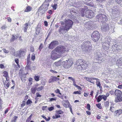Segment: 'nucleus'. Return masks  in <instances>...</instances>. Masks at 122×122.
Returning a JSON list of instances; mask_svg holds the SVG:
<instances>
[{"instance_id":"obj_1","label":"nucleus","mask_w":122,"mask_h":122,"mask_svg":"<svg viewBox=\"0 0 122 122\" xmlns=\"http://www.w3.org/2000/svg\"><path fill=\"white\" fill-rule=\"evenodd\" d=\"M68 51L66 48L62 46L57 47L51 52V58L53 60L61 57V54Z\"/></svg>"},{"instance_id":"obj_2","label":"nucleus","mask_w":122,"mask_h":122,"mask_svg":"<svg viewBox=\"0 0 122 122\" xmlns=\"http://www.w3.org/2000/svg\"><path fill=\"white\" fill-rule=\"evenodd\" d=\"M88 64L84 60H78L75 65V67L79 71H84L86 69Z\"/></svg>"},{"instance_id":"obj_3","label":"nucleus","mask_w":122,"mask_h":122,"mask_svg":"<svg viewBox=\"0 0 122 122\" xmlns=\"http://www.w3.org/2000/svg\"><path fill=\"white\" fill-rule=\"evenodd\" d=\"M81 15L82 17H86L89 18H91L94 15L93 11L91 10H88L86 11L85 14L84 12L85 10L84 8H81Z\"/></svg>"},{"instance_id":"obj_4","label":"nucleus","mask_w":122,"mask_h":122,"mask_svg":"<svg viewBox=\"0 0 122 122\" xmlns=\"http://www.w3.org/2000/svg\"><path fill=\"white\" fill-rule=\"evenodd\" d=\"M62 24H65L64 28L66 30H68L71 28L73 22L71 20L68 19H65L64 22H62Z\"/></svg>"},{"instance_id":"obj_5","label":"nucleus","mask_w":122,"mask_h":122,"mask_svg":"<svg viewBox=\"0 0 122 122\" xmlns=\"http://www.w3.org/2000/svg\"><path fill=\"white\" fill-rule=\"evenodd\" d=\"M49 5V3L45 2L39 8L38 11L43 14L48 9Z\"/></svg>"},{"instance_id":"obj_6","label":"nucleus","mask_w":122,"mask_h":122,"mask_svg":"<svg viewBox=\"0 0 122 122\" xmlns=\"http://www.w3.org/2000/svg\"><path fill=\"white\" fill-rule=\"evenodd\" d=\"M90 43L89 41H86L84 42L82 45V47L83 49L88 52H90L91 51L92 48L90 46Z\"/></svg>"},{"instance_id":"obj_7","label":"nucleus","mask_w":122,"mask_h":122,"mask_svg":"<svg viewBox=\"0 0 122 122\" xmlns=\"http://www.w3.org/2000/svg\"><path fill=\"white\" fill-rule=\"evenodd\" d=\"M96 19H97V20L102 23L104 22L105 21H107L108 20L107 16L102 14H100L97 15L96 17Z\"/></svg>"},{"instance_id":"obj_8","label":"nucleus","mask_w":122,"mask_h":122,"mask_svg":"<svg viewBox=\"0 0 122 122\" xmlns=\"http://www.w3.org/2000/svg\"><path fill=\"white\" fill-rule=\"evenodd\" d=\"M95 58L98 61H103L104 60L100 50H97L95 53Z\"/></svg>"},{"instance_id":"obj_9","label":"nucleus","mask_w":122,"mask_h":122,"mask_svg":"<svg viewBox=\"0 0 122 122\" xmlns=\"http://www.w3.org/2000/svg\"><path fill=\"white\" fill-rule=\"evenodd\" d=\"M91 37L93 41L96 42L98 41L99 39L100 36L97 31H95L92 34Z\"/></svg>"},{"instance_id":"obj_10","label":"nucleus","mask_w":122,"mask_h":122,"mask_svg":"<svg viewBox=\"0 0 122 122\" xmlns=\"http://www.w3.org/2000/svg\"><path fill=\"white\" fill-rule=\"evenodd\" d=\"M73 62L72 60L70 59H68V60H66L63 61L62 64L64 67L65 68H69L70 67Z\"/></svg>"},{"instance_id":"obj_11","label":"nucleus","mask_w":122,"mask_h":122,"mask_svg":"<svg viewBox=\"0 0 122 122\" xmlns=\"http://www.w3.org/2000/svg\"><path fill=\"white\" fill-rule=\"evenodd\" d=\"M120 10L118 7L115 6L112 9V13L114 15H118L119 13Z\"/></svg>"},{"instance_id":"obj_12","label":"nucleus","mask_w":122,"mask_h":122,"mask_svg":"<svg viewBox=\"0 0 122 122\" xmlns=\"http://www.w3.org/2000/svg\"><path fill=\"white\" fill-rule=\"evenodd\" d=\"M58 44V42L57 41H54L52 42L50 44L49 46V49H53L56 46H57Z\"/></svg>"},{"instance_id":"obj_13","label":"nucleus","mask_w":122,"mask_h":122,"mask_svg":"<svg viewBox=\"0 0 122 122\" xmlns=\"http://www.w3.org/2000/svg\"><path fill=\"white\" fill-rule=\"evenodd\" d=\"M28 73H27L26 74H22V72H20L19 73V75L21 78L22 81L23 82H25L26 80V75H27Z\"/></svg>"},{"instance_id":"obj_14","label":"nucleus","mask_w":122,"mask_h":122,"mask_svg":"<svg viewBox=\"0 0 122 122\" xmlns=\"http://www.w3.org/2000/svg\"><path fill=\"white\" fill-rule=\"evenodd\" d=\"M93 24V22L92 21H89L86 23L84 25L85 28L88 29H92V26Z\"/></svg>"},{"instance_id":"obj_15","label":"nucleus","mask_w":122,"mask_h":122,"mask_svg":"<svg viewBox=\"0 0 122 122\" xmlns=\"http://www.w3.org/2000/svg\"><path fill=\"white\" fill-rule=\"evenodd\" d=\"M59 80V78L55 76H51L49 79L48 83H52L54 81H58Z\"/></svg>"},{"instance_id":"obj_16","label":"nucleus","mask_w":122,"mask_h":122,"mask_svg":"<svg viewBox=\"0 0 122 122\" xmlns=\"http://www.w3.org/2000/svg\"><path fill=\"white\" fill-rule=\"evenodd\" d=\"M102 47L105 50H107L109 47V44H106L105 42H102Z\"/></svg>"},{"instance_id":"obj_17","label":"nucleus","mask_w":122,"mask_h":122,"mask_svg":"<svg viewBox=\"0 0 122 122\" xmlns=\"http://www.w3.org/2000/svg\"><path fill=\"white\" fill-rule=\"evenodd\" d=\"M109 29V25L107 24H105V25L102 27V30L103 31H107Z\"/></svg>"},{"instance_id":"obj_18","label":"nucleus","mask_w":122,"mask_h":122,"mask_svg":"<svg viewBox=\"0 0 122 122\" xmlns=\"http://www.w3.org/2000/svg\"><path fill=\"white\" fill-rule=\"evenodd\" d=\"M116 65L118 67L122 66V58L117 60L116 61Z\"/></svg>"},{"instance_id":"obj_19","label":"nucleus","mask_w":122,"mask_h":122,"mask_svg":"<svg viewBox=\"0 0 122 122\" xmlns=\"http://www.w3.org/2000/svg\"><path fill=\"white\" fill-rule=\"evenodd\" d=\"M114 94L117 97L122 95V92L120 90L118 89H117L115 91Z\"/></svg>"},{"instance_id":"obj_20","label":"nucleus","mask_w":122,"mask_h":122,"mask_svg":"<svg viewBox=\"0 0 122 122\" xmlns=\"http://www.w3.org/2000/svg\"><path fill=\"white\" fill-rule=\"evenodd\" d=\"M122 101V95L120 96H117V97L115 100V102H116Z\"/></svg>"},{"instance_id":"obj_21","label":"nucleus","mask_w":122,"mask_h":122,"mask_svg":"<svg viewBox=\"0 0 122 122\" xmlns=\"http://www.w3.org/2000/svg\"><path fill=\"white\" fill-rule=\"evenodd\" d=\"M18 56L21 57L22 56H24L25 55V52L23 51H20L17 53Z\"/></svg>"},{"instance_id":"obj_22","label":"nucleus","mask_w":122,"mask_h":122,"mask_svg":"<svg viewBox=\"0 0 122 122\" xmlns=\"http://www.w3.org/2000/svg\"><path fill=\"white\" fill-rule=\"evenodd\" d=\"M110 39L109 37H108V38L107 37L105 38L104 40V42H105L106 44H110Z\"/></svg>"},{"instance_id":"obj_23","label":"nucleus","mask_w":122,"mask_h":122,"mask_svg":"<svg viewBox=\"0 0 122 122\" xmlns=\"http://www.w3.org/2000/svg\"><path fill=\"white\" fill-rule=\"evenodd\" d=\"M29 24L28 23H26L24 24L23 25L24 30V32H26L27 29L28 27Z\"/></svg>"},{"instance_id":"obj_24","label":"nucleus","mask_w":122,"mask_h":122,"mask_svg":"<svg viewBox=\"0 0 122 122\" xmlns=\"http://www.w3.org/2000/svg\"><path fill=\"white\" fill-rule=\"evenodd\" d=\"M65 30H66L64 28V26L63 28L60 27L59 30V33L63 34L65 33Z\"/></svg>"},{"instance_id":"obj_25","label":"nucleus","mask_w":122,"mask_h":122,"mask_svg":"<svg viewBox=\"0 0 122 122\" xmlns=\"http://www.w3.org/2000/svg\"><path fill=\"white\" fill-rule=\"evenodd\" d=\"M37 90L36 87H32L30 89L32 93L33 94H34L35 93L36 91Z\"/></svg>"},{"instance_id":"obj_26","label":"nucleus","mask_w":122,"mask_h":122,"mask_svg":"<svg viewBox=\"0 0 122 122\" xmlns=\"http://www.w3.org/2000/svg\"><path fill=\"white\" fill-rule=\"evenodd\" d=\"M122 112V110L121 109L117 110L115 111V113L116 114V115H119Z\"/></svg>"},{"instance_id":"obj_27","label":"nucleus","mask_w":122,"mask_h":122,"mask_svg":"<svg viewBox=\"0 0 122 122\" xmlns=\"http://www.w3.org/2000/svg\"><path fill=\"white\" fill-rule=\"evenodd\" d=\"M4 84L5 87L6 89H7L9 87L10 84V83L9 82H6L5 81L4 83Z\"/></svg>"},{"instance_id":"obj_28","label":"nucleus","mask_w":122,"mask_h":122,"mask_svg":"<svg viewBox=\"0 0 122 122\" xmlns=\"http://www.w3.org/2000/svg\"><path fill=\"white\" fill-rule=\"evenodd\" d=\"M96 84L97 86L99 87L100 89H102V87L101 86V84L100 81L97 80L96 81Z\"/></svg>"},{"instance_id":"obj_29","label":"nucleus","mask_w":122,"mask_h":122,"mask_svg":"<svg viewBox=\"0 0 122 122\" xmlns=\"http://www.w3.org/2000/svg\"><path fill=\"white\" fill-rule=\"evenodd\" d=\"M32 10V8L28 6H27L25 10V11L26 12H28L31 11Z\"/></svg>"},{"instance_id":"obj_30","label":"nucleus","mask_w":122,"mask_h":122,"mask_svg":"<svg viewBox=\"0 0 122 122\" xmlns=\"http://www.w3.org/2000/svg\"><path fill=\"white\" fill-rule=\"evenodd\" d=\"M76 6H75L76 7H81V2H77L76 3Z\"/></svg>"},{"instance_id":"obj_31","label":"nucleus","mask_w":122,"mask_h":122,"mask_svg":"<svg viewBox=\"0 0 122 122\" xmlns=\"http://www.w3.org/2000/svg\"><path fill=\"white\" fill-rule=\"evenodd\" d=\"M18 117L17 116H15L11 120V122H15Z\"/></svg>"},{"instance_id":"obj_32","label":"nucleus","mask_w":122,"mask_h":122,"mask_svg":"<svg viewBox=\"0 0 122 122\" xmlns=\"http://www.w3.org/2000/svg\"><path fill=\"white\" fill-rule=\"evenodd\" d=\"M27 64H30L31 63V62L30 61V57L28 56L26 59Z\"/></svg>"},{"instance_id":"obj_33","label":"nucleus","mask_w":122,"mask_h":122,"mask_svg":"<svg viewBox=\"0 0 122 122\" xmlns=\"http://www.w3.org/2000/svg\"><path fill=\"white\" fill-rule=\"evenodd\" d=\"M101 95H99L98 96V98L97 99V102H100L102 100V97Z\"/></svg>"},{"instance_id":"obj_34","label":"nucleus","mask_w":122,"mask_h":122,"mask_svg":"<svg viewBox=\"0 0 122 122\" xmlns=\"http://www.w3.org/2000/svg\"><path fill=\"white\" fill-rule=\"evenodd\" d=\"M61 61H59L55 63L54 64L56 66H60L61 65Z\"/></svg>"},{"instance_id":"obj_35","label":"nucleus","mask_w":122,"mask_h":122,"mask_svg":"<svg viewBox=\"0 0 122 122\" xmlns=\"http://www.w3.org/2000/svg\"><path fill=\"white\" fill-rule=\"evenodd\" d=\"M41 116L43 118H44L47 121H49L50 119V118L49 117H48V118H47L46 117L44 116Z\"/></svg>"},{"instance_id":"obj_36","label":"nucleus","mask_w":122,"mask_h":122,"mask_svg":"<svg viewBox=\"0 0 122 122\" xmlns=\"http://www.w3.org/2000/svg\"><path fill=\"white\" fill-rule=\"evenodd\" d=\"M96 106L99 109H101L102 108V107L100 103H99L98 104H97Z\"/></svg>"},{"instance_id":"obj_37","label":"nucleus","mask_w":122,"mask_h":122,"mask_svg":"<svg viewBox=\"0 0 122 122\" xmlns=\"http://www.w3.org/2000/svg\"><path fill=\"white\" fill-rule=\"evenodd\" d=\"M15 40V39L14 38V35H13L10 40V41L11 42H14Z\"/></svg>"},{"instance_id":"obj_38","label":"nucleus","mask_w":122,"mask_h":122,"mask_svg":"<svg viewBox=\"0 0 122 122\" xmlns=\"http://www.w3.org/2000/svg\"><path fill=\"white\" fill-rule=\"evenodd\" d=\"M3 73L4 74L3 75V76H4L5 77H6L8 76V73L6 71H4L3 72Z\"/></svg>"},{"instance_id":"obj_39","label":"nucleus","mask_w":122,"mask_h":122,"mask_svg":"<svg viewBox=\"0 0 122 122\" xmlns=\"http://www.w3.org/2000/svg\"><path fill=\"white\" fill-rule=\"evenodd\" d=\"M44 88V86H41L39 87L37 89V90L38 92L42 90Z\"/></svg>"},{"instance_id":"obj_40","label":"nucleus","mask_w":122,"mask_h":122,"mask_svg":"<svg viewBox=\"0 0 122 122\" xmlns=\"http://www.w3.org/2000/svg\"><path fill=\"white\" fill-rule=\"evenodd\" d=\"M56 112L57 113L60 114H62L63 113L62 111L60 110L56 111Z\"/></svg>"},{"instance_id":"obj_41","label":"nucleus","mask_w":122,"mask_h":122,"mask_svg":"<svg viewBox=\"0 0 122 122\" xmlns=\"http://www.w3.org/2000/svg\"><path fill=\"white\" fill-rule=\"evenodd\" d=\"M30 64H27L26 66L25 67V69L27 70L29 69L30 70L31 69V66H30Z\"/></svg>"},{"instance_id":"obj_42","label":"nucleus","mask_w":122,"mask_h":122,"mask_svg":"<svg viewBox=\"0 0 122 122\" xmlns=\"http://www.w3.org/2000/svg\"><path fill=\"white\" fill-rule=\"evenodd\" d=\"M84 78L86 79V80L87 81H88L91 83H93V82H91V78H87L86 77H84Z\"/></svg>"},{"instance_id":"obj_43","label":"nucleus","mask_w":122,"mask_h":122,"mask_svg":"<svg viewBox=\"0 0 122 122\" xmlns=\"http://www.w3.org/2000/svg\"><path fill=\"white\" fill-rule=\"evenodd\" d=\"M41 28L39 27H37L36 29V31L38 33H39L40 32V31L41 30Z\"/></svg>"},{"instance_id":"obj_44","label":"nucleus","mask_w":122,"mask_h":122,"mask_svg":"<svg viewBox=\"0 0 122 122\" xmlns=\"http://www.w3.org/2000/svg\"><path fill=\"white\" fill-rule=\"evenodd\" d=\"M121 48L122 45H118L117 48H116V50H117L118 51H119L120 50H121Z\"/></svg>"},{"instance_id":"obj_45","label":"nucleus","mask_w":122,"mask_h":122,"mask_svg":"<svg viewBox=\"0 0 122 122\" xmlns=\"http://www.w3.org/2000/svg\"><path fill=\"white\" fill-rule=\"evenodd\" d=\"M73 93L75 94H81V92L80 91H77L74 92Z\"/></svg>"},{"instance_id":"obj_46","label":"nucleus","mask_w":122,"mask_h":122,"mask_svg":"<svg viewBox=\"0 0 122 122\" xmlns=\"http://www.w3.org/2000/svg\"><path fill=\"white\" fill-rule=\"evenodd\" d=\"M32 103V101L30 99H28L26 102V104L28 105L29 104L31 103Z\"/></svg>"},{"instance_id":"obj_47","label":"nucleus","mask_w":122,"mask_h":122,"mask_svg":"<svg viewBox=\"0 0 122 122\" xmlns=\"http://www.w3.org/2000/svg\"><path fill=\"white\" fill-rule=\"evenodd\" d=\"M110 110L112 112H113L115 110V108L114 107H110Z\"/></svg>"},{"instance_id":"obj_48","label":"nucleus","mask_w":122,"mask_h":122,"mask_svg":"<svg viewBox=\"0 0 122 122\" xmlns=\"http://www.w3.org/2000/svg\"><path fill=\"white\" fill-rule=\"evenodd\" d=\"M35 54H32L31 57V60L33 61H34L35 59Z\"/></svg>"},{"instance_id":"obj_49","label":"nucleus","mask_w":122,"mask_h":122,"mask_svg":"<svg viewBox=\"0 0 122 122\" xmlns=\"http://www.w3.org/2000/svg\"><path fill=\"white\" fill-rule=\"evenodd\" d=\"M39 76H35L34 77V78L35 80L37 81H38L39 80Z\"/></svg>"},{"instance_id":"obj_50","label":"nucleus","mask_w":122,"mask_h":122,"mask_svg":"<svg viewBox=\"0 0 122 122\" xmlns=\"http://www.w3.org/2000/svg\"><path fill=\"white\" fill-rule=\"evenodd\" d=\"M43 44L42 43L41 44L38 48L39 50L40 51H41V50L43 48Z\"/></svg>"},{"instance_id":"obj_51","label":"nucleus","mask_w":122,"mask_h":122,"mask_svg":"<svg viewBox=\"0 0 122 122\" xmlns=\"http://www.w3.org/2000/svg\"><path fill=\"white\" fill-rule=\"evenodd\" d=\"M86 108L89 111H90L91 110L90 106L89 104H87L86 106Z\"/></svg>"},{"instance_id":"obj_52","label":"nucleus","mask_w":122,"mask_h":122,"mask_svg":"<svg viewBox=\"0 0 122 122\" xmlns=\"http://www.w3.org/2000/svg\"><path fill=\"white\" fill-rule=\"evenodd\" d=\"M57 6V5L56 4H54L53 6H52L53 9L54 10L56 9Z\"/></svg>"},{"instance_id":"obj_53","label":"nucleus","mask_w":122,"mask_h":122,"mask_svg":"<svg viewBox=\"0 0 122 122\" xmlns=\"http://www.w3.org/2000/svg\"><path fill=\"white\" fill-rule=\"evenodd\" d=\"M109 103L108 101L106 102L105 103V105L106 108H107L109 106Z\"/></svg>"},{"instance_id":"obj_54","label":"nucleus","mask_w":122,"mask_h":122,"mask_svg":"<svg viewBox=\"0 0 122 122\" xmlns=\"http://www.w3.org/2000/svg\"><path fill=\"white\" fill-rule=\"evenodd\" d=\"M48 109L50 111H52L54 109V107H48Z\"/></svg>"},{"instance_id":"obj_55","label":"nucleus","mask_w":122,"mask_h":122,"mask_svg":"<svg viewBox=\"0 0 122 122\" xmlns=\"http://www.w3.org/2000/svg\"><path fill=\"white\" fill-rule=\"evenodd\" d=\"M55 92L56 93H59V94L60 95H61V93L60 92V90L57 89L55 91Z\"/></svg>"},{"instance_id":"obj_56","label":"nucleus","mask_w":122,"mask_h":122,"mask_svg":"<svg viewBox=\"0 0 122 122\" xmlns=\"http://www.w3.org/2000/svg\"><path fill=\"white\" fill-rule=\"evenodd\" d=\"M6 28L7 26L5 25H4L1 27V29L2 30H5L6 29Z\"/></svg>"},{"instance_id":"obj_57","label":"nucleus","mask_w":122,"mask_h":122,"mask_svg":"<svg viewBox=\"0 0 122 122\" xmlns=\"http://www.w3.org/2000/svg\"><path fill=\"white\" fill-rule=\"evenodd\" d=\"M102 99H103L105 101H106V100L107 97L105 95H102Z\"/></svg>"},{"instance_id":"obj_58","label":"nucleus","mask_w":122,"mask_h":122,"mask_svg":"<svg viewBox=\"0 0 122 122\" xmlns=\"http://www.w3.org/2000/svg\"><path fill=\"white\" fill-rule=\"evenodd\" d=\"M25 101H23L22 102V103L21 104V107H23L25 105Z\"/></svg>"},{"instance_id":"obj_59","label":"nucleus","mask_w":122,"mask_h":122,"mask_svg":"<svg viewBox=\"0 0 122 122\" xmlns=\"http://www.w3.org/2000/svg\"><path fill=\"white\" fill-rule=\"evenodd\" d=\"M56 98L55 97L50 98V101H55L56 100Z\"/></svg>"},{"instance_id":"obj_60","label":"nucleus","mask_w":122,"mask_h":122,"mask_svg":"<svg viewBox=\"0 0 122 122\" xmlns=\"http://www.w3.org/2000/svg\"><path fill=\"white\" fill-rule=\"evenodd\" d=\"M118 46V45H117L116 44L115 45H113L112 46V47H113L114 49H116V48H117Z\"/></svg>"},{"instance_id":"obj_61","label":"nucleus","mask_w":122,"mask_h":122,"mask_svg":"<svg viewBox=\"0 0 122 122\" xmlns=\"http://www.w3.org/2000/svg\"><path fill=\"white\" fill-rule=\"evenodd\" d=\"M30 51L32 52H33L34 51V47H30Z\"/></svg>"},{"instance_id":"obj_62","label":"nucleus","mask_w":122,"mask_h":122,"mask_svg":"<svg viewBox=\"0 0 122 122\" xmlns=\"http://www.w3.org/2000/svg\"><path fill=\"white\" fill-rule=\"evenodd\" d=\"M15 61L17 64H18V63H19V59H15Z\"/></svg>"},{"instance_id":"obj_63","label":"nucleus","mask_w":122,"mask_h":122,"mask_svg":"<svg viewBox=\"0 0 122 122\" xmlns=\"http://www.w3.org/2000/svg\"><path fill=\"white\" fill-rule=\"evenodd\" d=\"M3 51L5 53H7L9 52V51L8 50H6L5 49H3Z\"/></svg>"},{"instance_id":"obj_64","label":"nucleus","mask_w":122,"mask_h":122,"mask_svg":"<svg viewBox=\"0 0 122 122\" xmlns=\"http://www.w3.org/2000/svg\"><path fill=\"white\" fill-rule=\"evenodd\" d=\"M116 1L118 3L120 4L122 2V0H116Z\"/></svg>"}]
</instances>
